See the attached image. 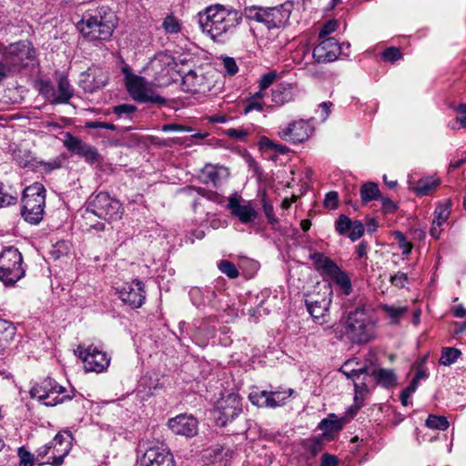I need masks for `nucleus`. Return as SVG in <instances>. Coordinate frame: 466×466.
<instances>
[{
  "mask_svg": "<svg viewBox=\"0 0 466 466\" xmlns=\"http://www.w3.org/2000/svg\"><path fill=\"white\" fill-rule=\"evenodd\" d=\"M263 209L269 224L275 225L279 222L278 218L274 215L272 205L264 201Z\"/></svg>",
  "mask_w": 466,
  "mask_h": 466,
  "instance_id": "58",
  "label": "nucleus"
},
{
  "mask_svg": "<svg viewBox=\"0 0 466 466\" xmlns=\"http://www.w3.org/2000/svg\"><path fill=\"white\" fill-rule=\"evenodd\" d=\"M202 81V76H198L196 72L189 71L184 77H183V85L187 86V91L190 92H200L201 86L200 83Z\"/></svg>",
  "mask_w": 466,
  "mask_h": 466,
  "instance_id": "32",
  "label": "nucleus"
},
{
  "mask_svg": "<svg viewBox=\"0 0 466 466\" xmlns=\"http://www.w3.org/2000/svg\"><path fill=\"white\" fill-rule=\"evenodd\" d=\"M69 243L66 240H61L53 246L52 249L50 250V254L53 258L58 259L61 257L66 256L69 252Z\"/></svg>",
  "mask_w": 466,
  "mask_h": 466,
  "instance_id": "39",
  "label": "nucleus"
},
{
  "mask_svg": "<svg viewBox=\"0 0 466 466\" xmlns=\"http://www.w3.org/2000/svg\"><path fill=\"white\" fill-rule=\"evenodd\" d=\"M25 269L23 266V257L20 251L14 247L2 249V283L11 287L25 277Z\"/></svg>",
  "mask_w": 466,
  "mask_h": 466,
  "instance_id": "9",
  "label": "nucleus"
},
{
  "mask_svg": "<svg viewBox=\"0 0 466 466\" xmlns=\"http://www.w3.org/2000/svg\"><path fill=\"white\" fill-rule=\"evenodd\" d=\"M162 25L165 31L168 34H176L181 30L180 23L176 17L172 15L167 16L164 19Z\"/></svg>",
  "mask_w": 466,
  "mask_h": 466,
  "instance_id": "42",
  "label": "nucleus"
},
{
  "mask_svg": "<svg viewBox=\"0 0 466 466\" xmlns=\"http://www.w3.org/2000/svg\"><path fill=\"white\" fill-rule=\"evenodd\" d=\"M380 200L382 204V209L385 213H393L396 210L397 206L391 199L388 198H381Z\"/></svg>",
  "mask_w": 466,
  "mask_h": 466,
  "instance_id": "60",
  "label": "nucleus"
},
{
  "mask_svg": "<svg viewBox=\"0 0 466 466\" xmlns=\"http://www.w3.org/2000/svg\"><path fill=\"white\" fill-rule=\"evenodd\" d=\"M136 111L137 107L129 104H122L113 107V113L116 114L119 118L124 116H129Z\"/></svg>",
  "mask_w": 466,
  "mask_h": 466,
  "instance_id": "43",
  "label": "nucleus"
},
{
  "mask_svg": "<svg viewBox=\"0 0 466 466\" xmlns=\"http://www.w3.org/2000/svg\"><path fill=\"white\" fill-rule=\"evenodd\" d=\"M108 80L106 71L98 67L88 68L86 72L82 74L80 79V86L87 93H94L103 88Z\"/></svg>",
  "mask_w": 466,
  "mask_h": 466,
  "instance_id": "22",
  "label": "nucleus"
},
{
  "mask_svg": "<svg viewBox=\"0 0 466 466\" xmlns=\"http://www.w3.org/2000/svg\"><path fill=\"white\" fill-rule=\"evenodd\" d=\"M337 26L338 23L335 20H330L324 24V25L322 26L319 33V38H325L327 35L333 33L337 29Z\"/></svg>",
  "mask_w": 466,
  "mask_h": 466,
  "instance_id": "51",
  "label": "nucleus"
},
{
  "mask_svg": "<svg viewBox=\"0 0 466 466\" xmlns=\"http://www.w3.org/2000/svg\"><path fill=\"white\" fill-rule=\"evenodd\" d=\"M338 459L334 455L324 453L321 457V466H337Z\"/></svg>",
  "mask_w": 466,
  "mask_h": 466,
  "instance_id": "61",
  "label": "nucleus"
},
{
  "mask_svg": "<svg viewBox=\"0 0 466 466\" xmlns=\"http://www.w3.org/2000/svg\"><path fill=\"white\" fill-rule=\"evenodd\" d=\"M461 355V350L456 348L448 347L443 348L440 358V364L450 366L453 364Z\"/></svg>",
  "mask_w": 466,
  "mask_h": 466,
  "instance_id": "33",
  "label": "nucleus"
},
{
  "mask_svg": "<svg viewBox=\"0 0 466 466\" xmlns=\"http://www.w3.org/2000/svg\"><path fill=\"white\" fill-rule=\"evenodd\" d=\"M124 208L116 198H111L106 192H99L92 198L85 211V218L89 219L92 215L106 221H116L122 218Z\"/></svg>",
  "mask_w": 466,
  "mask_h": 466,
  "instance_id": "6",
  "label": "nucleus"
},
{
  "mask_svg": "<svg viewBox=\"0 0 466 466\" xmlns=\"http://www.w3.org/2000/svg\"><path fill=\"white\" fill-rule=\"evenodd\" d=\"M311 134L309 125L304 120L293 121L287 127H279V137L288 142L297 144L307 140Z\"/></svg>",
  "mask_w": 466,
  "mask_h": 466,
  "instance_id": "18",
  "label": "nucleus"
},
{
  "mask_svg": "<svg viewBox=\"0 0 466 466\" xmlns=\"http://www.w3.org/2000/svg\"><path fill=\"white\" fill-rule=\"evenodd\" d=\"M338 200H339L338 193L336 191H330L325 197L324 205L327 208L335 209L338 208Z\"/></svg>",
  "mask_w": 466,
  "mask_h": 466,
  "instance_id": "52",
  "label": "nucleus"
},
{
  "mask_svg": "<svg viewBox=\"0 0 466 466\" xmlns=\"http://www.w3.org/2000/svg\"><path fill=\"white\" fill-rule=\"evenodd\" d=\"M293 390L288 391H268V408H275L284 404L285 400L291 396Z\"/></svg>",
  "mask_w": 466,
  "mask_h": 466,
  "instance_id": "34",
  "label": "nucleus"
},
{
  "mask_svg": "<svg viewBox=\"0 0 466 466\" xmlns=\"http://www.w3.org/2000/svg\"><path fill=\"white\" fill-rule=\"evenodd\" d=\"M383 310L388 313V315L397 322L400 317H402L407 309L405 307H393V306H383Z\"/></svg>",
  "mask_w": 466,
  "mask_h": 466,
  "instance_id": "44",
  "label": "nucleus"
},
{
  "mask_svg": "<svg viewBox=\"0 0 466 466\" xmlns=\"http://www.w3.org/2000/svg\"><path fill=\"white\" fill-rule=\"evenodd\" d=\"M72 435L68 431H63L57 433L53 441L49 442L52 446L51 455L48 457L46 461L42 463H47L52 466H60L65 457L69 453L71 449Z\"/></svg>",
  "mask_w": 466,
  "mask_h": 466,
  "instance_id": "14",
  "label": "nucleus"
},
{
  "mask_svg": "<svg viewBox=\"0 0 466 466\" xmlns=\"http://www.w3.org/2000/svg\"><path fill=\"white\" fill-rule=\"evenodd\" d=\"M335 229L339 235H347L351 241L360 239L364 234V225L361 221L351 220L343 214L335 221Z\"/></svg>",
  "mask_w": 466,
  "mask_h": 466,
  "instance_id": "23",
  "label": "nucleus"
},
{
  "mask_svg": "<svg viewBox=\"0 0 466 466\" xmlns=\"http://www.w3.org/2000/svg\"><path fill=\"white\" fill-rule=\"evenodd\" d=\"M84 363V369L88 372H102L107 369L110 359L106 352L98 350L96 346L90 345L87 348L78 346L75 350Z\"/></svg>",
  "mask_w": 466,
  "mask_h": 466,
  "instance_id": "13",
  "label": "nucleus"
},
{
  "mask_svg": "<svg viewBox=\"0 0 466 466\" xmlns=\"http://www.w3.org/2000/svg\"><path fill=\"white\" fill-rule=\"evenodd\" d=\"M342 426L341 421L337 419L336 415L329 414L328 418L319 422V428L326 432H337L342 429Z\"/></svg>",
  "mask_w": 466,
  "mask_h": 466,
  "instance_id": "31",
  "label": "nucleus"
},
{
  "mask_svg": "<svg viewBox=\"0 0 466 466\" xmlns=\"http://www.w3.org/2000/svg\"><path fill=\"white\" fill-rule=\"evenodd\" d=\"M426 426L433 430L445 431L449 428L450 423L444 416L431 414L426 420Z\"/></svg>",
  "mask_w": 466,
  "mask_h": 466,
  "instance_id": "37",
  "label": "nucleus"
},
{
  "mask_svg": "<svg viewBox=\"0 0 466 466\" xmlns=\"http://www.w3.org/2000/svg\"><path fill=\"white\" fill-rule=\"evenodd\" d=\"M218 267L222 273H224L226 276H228L230 279H236L239 275L238 268L230 261L221 260L218 263Z\"/></svg>",
  "mask_w": 466,
  "mask_h": 466,
  "instance_id": "40",
  "label": "nucleus"
},
{
  "mask_svg": "<svg viewBox=\"0 0 466 466\" xmlns=\"http://www.w3.org/2000/svg\"><path fill=\"white\" fill-rule=\"evenodd\" d=\"M242 411L241 399L231 393L218 400L214 410V419L218 426L225 427Z\"/></svg>",
  "mask_w": 466,
  "mask_h": 466,
  "instance_id": "12",
  "label": "nucleus"
},
{
  "mask_svg": "<svg viewBox=\"0 0 466 466\" xmlns=\"http://www.w3.org/2000/svg\"><path fill=\"white\" fill-rule=\"evenodd\" d=\"M123 71L126 74L125 81L127 92L134 100L140 103H166V99L159 96L153 86L144 77L128 72L127 68H124Z\"/></svg>",
  "mask_w": 466,
  "mask_h": 466,
  "instance_id": "8",
  "label": "nucleus"
},
{
  "mask_svg": "<svg viewBox=\"0 0 466 466\" xmlns=\"http://www.w3.org/2000/svg\"><path fill=\"white\" fill-rule=\"evenodd\" d=\"M453 109L460 115L456 117L457 122H459L462 127H466V104H460L453 107Z\"/></svg>",
  "mask_w": 466,
  "mask_h": 466,
  "instance_id": "56",
  "label": "nucleus"
},
{
  "mask_svg": "<svg viewBox=\"0 0 466 466\" xmlns=\"http://www.w3.org/2000/svg\"><path fill=\"white\" fill-rule=\"evenodd\" d=\"M311 259L314 263V266L318 271H320L321 274L334 275L339 266L331 260L329 258L326 257L324 254L316 252L311 255Z\"/></svg>",
  "mask_w": 466,
  "mask_h": 466,
  "instance_id": "26",
  "label": "nucleus"
},
{
  "mask_svg": "<svg viewBox=\"0 0 466 466\" xmlns=\"http://www.w3.org/2000/svg\"><path fill=\"white\" fill-rule=\"evenodd\" d=\"M66 388L59 386L54 380L47 378L35 384L30 390V396L44 405L54 407L66 400H72L73 395L66 393Z\"/></svg>",
  "mask_w": 466,
  "mask_h": 466,
  "instance_id": "7",
  "label": "nucleus"
},
{
  "mask_svg": "<svg viewBox=\"0 0 466 466\" xmlns=\"http://www.w3.org/2000/svg\"><path fill=\"white\" fill-rule=\"evenodd\" d=\"M351 361H347L341 368L340 371L348 378L355 380L357 378L356 369H350Z\"/></svg>",
  "mask_w": 466,
  "mask_h": 466,
  "instance_id": "62",
  "label": "nucleus"
},
{
  "mask_svg": "<svg viewBox=\"0 0 466 466\" xmlns=\"http://www.w3.org/2000/svg\"><path fill=\"white\" fill-rule=\"evenodd\" d=\"M228 176L229 172L225 167L207 164L201 169L200 178L205 184L211 183L214 187H218Z\"/></svg>",
  "mask_w": 466,
  "mask_h": 466,
  "instance_id": "25",
  "label": "nucleus"
},
{
  "mask_svg": "<svg viewBox=\"0 0 466 466\" xmlns=\"http://www.w3.org/2000/svg\"><path fill=\"white\" fill-rule=\"evenodd\" d=\"M86 127L91 128V129H97V128H106L109 130H115L116 126H114L111 123H106L101 121H89L86 122L85 125Z\"/></svg>",
  "mask_w": 466,
  "mask_h": 466,
  "instance_id": "55",
  "label": "nucleus"
},
{
  "mask_svg": "<svg viewBox=\"0 0 466 466\" xmlns=\"http://www.w3.org/2000/svg\"><path fill=\"white\" fill-rule=\"evenodd\" d=\"M331 297L330 286H323L318 292L307 296L305 304L315 322L319 324L327 322L326 316L331 303Z\"/></svg>",
  "mask_w": 466,
  "mask_h": 466,
  "instance_id": "11",
  "label": "nucleus"
},
{
  "mask_svg": "<svg viewBox=\"0 0 466 466\" xmlns=\"http://www.w3.org/2000/svg\"><path fill=\"white\" fill-rule=\"evenodd\" d=\"M228 208L230 210L231 215L238 218L243 224L251 223L258 217V212L252 203L242 199L239 196L229 198Z\"/></svg>",
  "mask_w": 466,
  "mask_h": 466,
  "instance_id": "19",
  "label": "nucleus"
},
{
  "mask_svg": "<svg viewBox=\"0 0 466 466\" xmlns=\"http://www.w3.org/2000/svg\"><path fill=\"white\" fill-rule=\"evenodd\" d=\"M18 456L20 459L19 466H33L34 459L33 455L26 451L24 447L18 449Z\"/></svg>",
  "mask_w": 466,
  "mask_h": 466,
  "instance_id": "46",
  "label": "nucleus"
},
{
  "mask_svg": "<svg viewBox=\"0 0 466 466\" xmlns=\"http://www.w3.org/2000/svg\"><path fill=\"white\" fill-rule=\"evenodd\" d=\"M42 94L52 104L66 103L74 94V90L66 76H60L57 84V90L46 84L42 87Z\"/></svg>",
  "mask_w": 466,
  "mask_h": 466,
  "instance_id": "21",
  "label": "nucleus"
},
{
  "mask_svg": "<svg viewBox=\"0 0 466 466\" xmlns=\"http://www.w3.org/2000/svg\"><path fill=\"white\" fill-rule=\"evenodd\" d=\"M370 376L374 378L378 384L384 388H391L397 384V377L393 370L374 369L370 371Z\"/></svg>",
  "mask_w": 466,
  "mask_h": 466,
  "instance_id": "27",
  "label": "nucleus"
},
{
  "mask_svg": "<svg viewBox=\"0 0 466 466\" xmlns=\"http://www.w3.org/2000/svg\"><path fill=\"white\" fill-rule=\"evenodd\" d=\"M329 278L343 289L345 294H350L351 291V281L349 276L342 271L339 268H337L334 275H330Z\"/></svg>",
  "mask_w": 466,
  "mask_h": 466,
  "instance_id": "30",
  "label": "nucleus"
},
{
  "mask_svg": "<svg viewBox=\"0 0 466 466\" xmlns=\"http://www.w3.org/2000/svg\"><path fill=\"white\" fill-rule=\"evenodd\" d=\"M417 385H416V382H410V385L409 387H407L400 394V400H401V404L403 406H408L409 405V398L410 396L415 392V390H417Z\"/></svg>",
  "mask_w": 466,
  "mask_h": 466,
  "instance_id": "54",
  "label": "nucleus"
},
{
  "mask_svg": "<svg viewBox=\"0 0 466 466\" xmlns=\"http://www.w3.org/2000/svg\"><path fill=\"white\" fill-rule=\"evenodd\" d=\"M390 281L391 285L399 289H403L408 283V276L406 273L399 271L395 275L390 277Z\"/></svg>",
  "mask_w": 466,
  "mask_h": 466,
  "instance_id": "47",
  "label": "nucleus"
},
{
  "mask_svg": "<svg viewBox=\"0 0 466 466\" xmlns=\"http://www.w3.org/2000/svg\"><path fill=\"white\" fill-rule=\"evenodd\" d=\"M223 66L225 68L226 73L229 76H234L235 74H237L238 70L235 59L228 56L223 59Z\"/></svg>",
  "mask_w": 466,
  "mask_h": 466,
  "instance_id": "50",
  "label": "nucleus"
},
{
  "mask_svg": "<svg viewBox=\"0 0 466 466\" xmlns=\"http://www.w3.org/2000/svg\"><path fill=\"white\" fill-rule=\"evenodd\" d=\"M116 25L115 13L108 8L101 7L94 14L84 15L77 23V28L89 41H104L111 37Z\"/></svg>",
  "mask_w": 466,
  "mask_h": 466,
  "instance_id": "2",
  "label": "nucleus"
},
{
  "mask_svg": "<svg viewBox=\"0 0 466 466\" xmlns=\"http://www.w3.org/2000/svg\"><path fill=\"white\" fill-rule=\"evenodd\" d=\"M345 329L346 335L354 343H366L373 337V322L364 304L349 312Z\"/></svg>",
  "mask_w": 466,
  "mask_h": 466,
  "instance_id": "3",
  "label": "nucleus"
},
{
  "mask_svg": "<svg viewBox=\"0 0 466 466\" xmlns=\"http://www.w3.org/2000/svg\"><path fill=\"white\" fill-rule=\"evenodd\" d=\"M439 185V180L434 178L420 179L414 187V191L418 196L429 195Z\"/></svg>",
  "mask_w": 466,
  "mask_h": 466,
  "instance_id": "29",
  "label": "nucleus"
},
{
  "mask_svg": "<svg viewBox=\"0 0 466 466\" xmlns=\"http://www.w3.org/2000/svg\"><path fill=\"white\" fill-rule=\"evenodd\" d=\"M268 390H253L249 393L248 399L252 404L258 407L268 408Z\"/></svg>",
  "mask_w": 466,
  "mask_h": 466,
  "instance_id": "38",
  "label": "nucleus"
},
{
  "mask_svg": "<svg viewBox=\"0 0 466 466\" xmlns=\"http://www.w3.org/2000/svg\"><path fill=\"white\" fill-rule=\"evenodd\" d=\"M16 333V329L14 324L7 320L2 319V336H4V340L8 343L15 339Z\"/></svg>",
  "mask_w": 466,
  "mask_h": 466,
  "instance_id": "41",
  "label": "nucleus"
},
{
  "mask_svg": "<svg viewBox=\"0 0 466 466\" xmlns=\"http://www.w3.org/2000/svg\"><path fill=\"white\" fill-rule=\"evenodd\" d=\"M292 99L291 88L279 86L272 91V101L278 105H283Z\"/></svg>",
  "mask_w": 466,
  "mask_h": 466,
  "instance_id": "36",
  "label": "nucleus"
},
{
  "mask_svg": "<svg viewBox=\"0 0 466 466\" xmlns=\"http://www.w3.org/2000/svg\"><path fill=\"white\" fill-rule=\"evenodd\" d=\"M395 238L397 239L400 248L402 249L403 255L407 256L412 249V244L409 242L405 236L401 232L395 233Z\"/></svg>",
  "mask_w": 466,
  "mask_h": 466,
  "instance_id": "45",
  "label": "nucleus"
},
{
  "mask_svg": "<svg viewBox=\"0 0 466 466\" xmlns=\"http://www.w3.org/2000/svg\"><path fill=\"white\" fill-rule=\"evenodd\" d=\"M450 208H451V202L448 201L445 205H440L435 209L433 222L439 228H441V226L447 221V219L451 214Z\"/></svg>",
  "mask_w": 466,
  "mask_h": 466,
  "instance_id": "35",
  "label": "nucleus"
},
{
  "mask_svg": "<svg viewBox=\"0 0 466 466\" xmlns=\"http://www.w3.org/2000/svg\"><path fill=\"white\" fill-rule=\"evenodd\" d=\"M242 16L238 10L218 4L198 13V24L204 33L217 40L232 34L241 24Z\"/></svg>",
  "mask_w": 466,
  "mask_h": 466,
  "instance_id": "1",
  "label": "nucleus"
},
{
  "mask_svg": "<svg viewBox=\"0 0 466 466\" xmlns=\"http://www.w3.org/2000/svg\"><path fill=\"white\" fill-rule=\"evenodd\" d=\"M17 199H18L17 193H15V195H8V194L2 193V207L15 204L17 202Z\"/></svg>",
  "mask_w": 466,
  "mask_h": 466,
  "instance_id": "63",
  "label": "nucleus"
},
{
  "mask_svg": "<svg viewBox=\"0 0 466 466\" xmlns=\"http://www.w3.org/2000/svg\"><path fill=\"white\" fill-rule=\"evenodd\" d=\"M382 58L388 62H395L401 58L400 50L397 47H389L382 53Z\"/></svg>",
  "mask_w": 466,
  "mask_h": 466,
  "instance_id": "49",
  "label": "nucleus"
},
{
  "mask_svg": "<svg viewBox=\"0 0 466 466\" xmlns=\"http://www.w3.org/2000/svg\"><path fill=\"white\" fill-rule=\"evenodd\" d=\"M228 137L237 140H244L249 134L248 131L243 128H229L226 131Z\"/></svg>",
  "mask_w": 466,
  "mask_h": 466,
  "instance_id": "53",
  "label": "nucleus"
},
{
  "mask_svg": "<svg viewBox=\"0 0 466 466\" xmlns=\"http://www.w3.org/2000/svg\"><path fill=\"white\" fill-rule=\"evenodd\" d=\"M117 292L121 300L133 309L140 308L146 299L145 285L138 279L125 283Z\"/></svg>",
  "mask_w": 466,
  "mask_h": 466,
  "instance_id": "15",
  "label": "nucleus"
},
{
  "mask_svg": "<svg viewBox=\"0 0 466 466\" xmlns=\"http://www.w3.org/2000/svg\"><path fill=\"white\" fill-rule=\"evenodd\" d=\"M168 427L177 435L191 438L198 433V420L193 416L180 414L168 420Z\"/></svg>",
  "mask_w": 466,
  "mask_h": 466,
  "instance_id": "24",
  "label": "nucleus"
},
{
  "mask_svg": "<svg viewBox=\"0 0 466 466\" xmlns=\"http://www.w3.org/2000/svg\"><path fill=\"white\" fill-rule=\"evenodd\" d=\"M5 96L8 97L7 101H5V103H11L15 104L18 102L19 95L17 94L16 90L8 89L5 91Z\"/></svg>",
  "mask_w": 466,
  "mask_h": 466,
  "instance_id": "64",
  "label": "nucleus"
},
{
  "mask_svg": "<svg viewBox=\"0 0 466 466\" xmlns=\"http://www.w3.org/2000/svg\"><path fill=\"white\" fill-rule=\"evenodd\" d=\"M343 46L334 37L325 38L313 49V57L318 63L333 62L339 56Z\"/></svg>",
  "mask_w": 466,
  "mask_h": 466,
  "instance_id": "20",
  "label": "nucleus"
},
{
  "mask_svg": "<svg viewBox=\"0 0 466 466\" xmlns=\"http://www.w3.org/2000/svg\"><path fill=\"white\" fill-rule=\"evenodd\" d=\"M264 106H265V103L262 101L248 98L246 102L244 108H243V112L246 115L253 110L261 112L264 108Z\"/></svg>",
  "mask_w": 466,
  "mask_h": 466,
  "instance_id": "48",
  "label": "nucleus"
},
{
  "mask_svg": "<svg viewBox=\"0 0 466 466\" xmlns=\"http://www.w3.org/2000/svg\"><path fill=\"white\" fill-rule=\"evenodd\" d=\"M360 197L364 204L380 197V188L374 182H366L360 187Z\"/></svg>",
  "mask_w": 466,
  "mask_h": 466,
  "instance_id": "28",
  "label": "nucleus"
},
{
  "mask_svg": "<svg viewBox=\"0 0 466 466\" xmlns=\"http://www.w3.org/2000/svg\"><path fill=\"white\" fill-rule=\"evenodd\" d=\"M244 15L249 20L265 25L268 29L283 26L290 16V9L287 5L274 7H261L257 5L247 6Z\"/></svg>",
  "mask_w": 466,
  "mask_h": 466,
  "instance_id": "5",
  "label": "nucleus"
},
{
  "mask_svg": "<svg viewBox=\"0 0 466 466\" xmlns=\"http://www.w3.org/2000/svg\"><path fill=\"white\" fill-rule=\"evenodd\" d=\"M142 466H176L173 454L164 446L149 447L141 458Z\"/></svg>",
  "mask_w": 466,
  "mask_h": 466,
  "instance_id": "16",
  "label": "nucleus"
},
{
  "mask_svg": "<svg viewBox=\"0 0 466 466\" xmlns=\"http://www.w3.org/2000/svg\"><path fill=\"white\" fill-rule=\"evenodd\" d=\"M21 215L33 225L38 224L44 217L46 208V188L40 183H34L23 191Z\"/></svg>",
  "mask_w": 466,
  "mask_h": 466,
  "instance_id": "4",
  "label": "nucleus"
},
{
  "mask_svg": "<svg viewBox=\"0 0 466 466\" xmlns=\"http://www.w3.org/2000/svg\"><path fill=\"white\" fill-rule=\"evenodd\" d=\"M276 74L275 73H268L261 76L259 80V87L261 90L267 89L275 80Z\"/></svg>",
  "mask_w": 466,
  "mask_h": 466,
  "instance_id": "57",
  "label": "nucleus"
},
{
  "mask_svg": "<svg viewBox=\"0 0 466 466\" xmlns=\"http://www.w3.org/2000/svg\"><path fill=\"white\" fill-rule=\"evenodd\" d=\"M35 49L27 41L11 44L2 54V78L5 76V67L8 72L19 71L27 63L26 60L35 58Z\"/></svg>",
  "mask_w": 466,
  "mask_h": 466,
  "instance_id": "10",
  "label": "nucleus"
},
{
  "mask_svg": "<svg viewBox=\"0 0 466 466\" xmlns=\"http://www.w3.org/2000/svg\"><path fill=\"white\" fill-rule=\"evenodd\" d=\"M64 146L68 151L80 156L91 164L96 163L100 159V155L96 147L85 143L83 140L74 137L70 133L66 134Z\"/></svg>",
  "mask_w": 466,
  "mask_h": 466,
  "instance_id": "17",
  "label": "nucleus"
},
{
  "mask_svg": "<svg viewBox=\"0 0 466 466\" xmlns=\"http://www.w3.org/2000/svg\"><path fill=\"white\" fill-rule=\"evenodd\" d=\"M51 450H52V446H50L49 443L40 447L37 450L36 461H39V464H42L41 462L45 461L44 459L46 457H47L49 454L51 455Z\"/></svg>",
  "mask_w": 466,
  "mask_h": 466,
  "instance_id": "59",
  "label": "nucleus"
}]
</instances>
